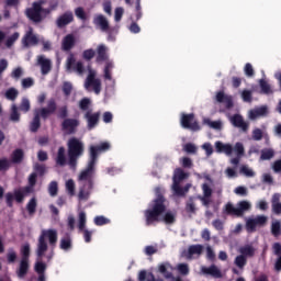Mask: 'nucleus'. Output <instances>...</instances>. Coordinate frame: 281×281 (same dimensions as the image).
Wrapping results in <instances>:
<instances>
[{"mask_svg":"<svg viewBox=\"0 0 281 281\" xmlns=\"http://www.w3.org/2000/svg\"><path fill=\"white\" fill-rule=\"evenodd\" d=\"M156 199L151 201L149 207L144 211L145 225L150 227L155 223H161V216L166 214V198L161 188L155 189Z\"/></svg>","mask_w":281,"mask_h":281,"instance_id":"f257e3e1","label":"nucleus"},{"mask_svg":"<svg viewBox=\"0 0 281 281\" xmlns=\"http://www.w3.org/2000/svg\"><path fill=\"white\" fill-rule=\"evenodd\" d=\"M43 5H45V0L34 1L32 7L25 10V16L32 21V23H43L52 12L58 10V0H50L48 8H43Z\"/></svg>","mask_w":281,"mask_h":281,"instance_id":"f03ea898","label":"nucleus"},{"mask_svg":"<svg viewBox=\"0 0 281 281\" xmlns=\"http://www.w3.org/2000/svg\"><path fill=\"white\" fill-rule=\"evenodd\" d=\"M95 164L93 160H89L87 167L79 173L78 181L81 183V187L78 196L80 201H89V196H91Z\"/></svg>","mask_w":281,"mask_h":281,"instance_id":"7ed1b4c3","label":"nucleus"},{"mask_svg":"<svg viewBox=\"0 0 281 281\" xmlns=\"http://www.w3.org/2000/svg\"><path fill=\"white\" fill-rule=\"evenodd\" d=\"M38 178V173L32 172L29 176V186L15 189L12 192H8L5 194V203L9 207H14V201L18 203H23L25 201V196L32 194L34 192V187L36 186V179Z\"/></svg>","mask_w":281,"mask_h":281,"instance_id":"20e7f679","label":"nucleus"},{"mask_svg":"<svg viewBox=\"0 0 281 281\" xmlns=\"http://www.w3.org/2000/svg\"><path fill=\"white\" fill-rule=\"evenodd\" d=\"M56 111H58V103H56V99L54 98L47 101L46 108L35 110L33 121L30 125L31 133H38V128H41V117L42 120H47V117L54 115Z\"/></svg>","mask_w":281,"mask_h":281,"instance_id":"39448f33","label":"nucleus"},{"mask_svg":"<svg viewBox=\"0 0 281 281\" xmlns=\"http://www.w3.org/2000/svg\"><path fill=\"white\" fill-rule=\"evenodd\" d=\"M68 166L70 170L78 168V160L85 155V143L80 138L71 137L67 142Z\"/></svg>","mask_w":281,"mask_h":281,"instance_id":"423d86ee","label":"nucleus"},{"mask_svg":"<svg viewBox=\"0 0 281 281\" xmlns=\"http://www.w3.org/2000/svg\"><path fill=\"white\" fill-rule=\"evenodd\" d=\"M47 240L50 247H56V243H58V231L54 228L42 231L37 240V248H36V256L40 259L43 258V256H45V252L49 248L47 246Z\"/></svg>","mask_w":281,"mask_h":281,"instance_id":"0eeeda50","label":"nucleus"},{"mask_svg":"<svg viewBox=\"0 0 281 281\" xmlns=\"http://www.w3.org/2000/svg\"><path fill=\"white\" fill-rule=\"evenodd\" d=\"M251 210V204L248 201H240L237 203V207L234 204L228 202L225 205V212L228 216H243L245 212Z\"/></svg>","mask_w":281,"mask_h":281,"instance_id":"6e6552de","label":"nucleus"},{"mask_svg":"<svg viewBox=\"0 0 281 281\" xmlns=\"http://www.w3.org/2000/svg\"><path fill=\"white\" fill-rule=\"evenodd\" d=\"M85 89L86 91H93L97 95H100V92L102 91V80H100V78H95L94 70H89L85 80Z\"/></svg>","mask_w":281,"mask_h":281,"instance_id":"1a4fd4ad","label":"nucleus"},{"mask_svg":"<svg viewBox=\"0 0 281 281\" xmlns=\"http://www.w3.org/2000/svg\"><path fill=\"white\" fill-rule=\"evenodd\" d=\"M111 150V143L101 142L98 145H90L89 147V160L98 164V156L102 153H109Z\"/></svg>","mask_w":281,"mask_h":281,"instance_id":"9d476101","label":"nucleus"},{"mask_svg":"<svg viewBox=\"0 0 281 281\" xmlns=\"http://www.w3.org/2000/svg\"><path fill=\"white\" fill-rule=\"evenodd\" d=\"M78 126H80V121L78 119L69 117L61 122V131L66 133V135H76Z\"/></svg>","mask_w":281,"mask_h":281,"instance_id":"9b49d317","label":"nucleus"},{"mask_svg":"<svg viewBox=\"0 0 281 281\" xmlns=\"http://www.w3.org/2000/svg\"><path fill=\"white\" fill-rule=\"evenodd\" d=\"M180 124L182 128H189L190 131H200L201 127L199 123L194 121V113L186 114L182 113L180 119Z\"/></svg>","mask_w":281,"mask_h":281,"instance_id":"f8f14e48","label":"nucleus"},{"mask_svg":"<svg viewBox=\"0 0 281 281\" xmlns=\"http://www.w3.org/2000/svg\"><path fill=\"white\" fill-rule=\"evenodd\" d=\"M268 217L265 215H257L255 218H248L246 222L247 232H256V227H265Z\"/></svg>","mask_w":281,"mask_h":281,"instance_id":"ddd939ff","label":"nucleus"},{"mask_svg":"<svg viewBox=\"0 0 281 281\" xmlns=\"http://www.w3.org/2000/svg\"><path fill=\"white\" fill-rule=\"evenodd\" d=\"M100 115L101 113L100 112H94L93 113V110H88L83 117L87 122V128L88 131H93V128H95V126L98 124H100Z\"/></svg>","mask_w":281,"mask_h":281,"instance_id":"4468645a","label":"nucleus"},{"mask_svg":"<svg viewBox=\"0 0 281 281\" xmlns=\"http://www.w3.org/2000/svg\"><path fill=\"white\" fill-rule=\"evenodd\" d=\"M22 45L23 47H36V45H38V36L34 34L33 27H29L22 37Z\"/></svg>","mask_w":281,"mask_h":281,"instance_id":"2eb2a0df","label":"nucleus"},{"mask_svg":"<svg viewBox=\"0 0 281 281\" xmlns=\"http://www.w3.org/2000/svg\"><path fill=\"white\" fill-rule=\"evenodd\" d=\"M202 192H203V195H198L196 199L201 201L204 207H210V204L212 203V194H213V191L210 184L203 183Z\"/></svg>","mask_w":281,"mask_h":281,"instance_id":"dca6fc26","label":"nucleus"},{"mask_svg":"<svg viewBox=\"0 0 281 281\" xmlns=\"http://www.w3.org/2000/svg\"><path fill=\"white\" fill-rule=\"evenodd\" d=\"M54 161L57 168H65V166H69V160H67V150L64 146L58 148Z\"/></svg>","mask_w":281,"mask_h":281,"instance_id":"f3484780","label":"nucleus"},{"mask_svg":"<svg viewBox=\"0 0 281 281\" xmlns=\"http://www.w3.org/2000/svg\"><path fill=\"white\" fill-rule=\"evenodd\" d=\"M215 100L220 104H225L226 109L234 108V99L232 98V95L225 94L224 91H218L215 95Z\"/></svg>","mask_w":281,"mask_h":281,"instance_id":"a211bd4d","label":"nucleus"},{"mask_svg":"<svg viewBox=\"0 0 281 281\" xmlns=\"http://www.w3.org/2000/svg\"><path fill=\"white\" fill-rule=\"evenodd\" d=\"M231 122H232L233 126H235V128H241V131H244V133H247V131H249V124H247V122H245V119H243V116L240 114H234L231 117Z\"/></svg>","mask_w":281,"mask_h":281,"instance_id":"6ab92c4d","label":"nucleus"},{"mask_svg":"<svg viewBox=\"0 0 281 281\" xmlns=\"http://www.w3.org/2000/svg\"><path fill=\"white\" fill-rule=\"evenodd\" d=\"M215 150L218 154H224L227 157H232V154L234 153V146L232 144H224L221 140L215 142Z\"/></svg>","mask_w":281,"mask_h":281,"instance_id":"aec40b11","label":"nucleus"},{"mask_svg":"<svg viewBox=\"0 0 281 281\" xmlns=\"http://www.w3.org/2000/svg\"><path fill=\"white\" fill-rule=\"evenodd\" d=\"M69 23H74V13L71 11L65 12L56 20V25L59 29L66 27Z\"/></svg>","mask_w":281,"mask_h":281,"instance_id":"412c9836","label":"nucleus"},{"mask_svg":"<svg viewBox=\"0 0 281 281\" xmlns=\"http://www.w3.org/2000/svg\"><path fill=\"white\" fill-rule=\"evenodd\" d=\"M201 273H203V276H211L212 278H223V272H221V269H218L216 265H211L210 267L203 266Z\"/></svg>","mask_w":281,"mask_h":281,"instance_id":"4be33fe9","label":"nucleus"},{"mask_svg":"<svg viewBox=\"0 0 281 281\" xmlns=\"http://www.w3.org/2000/svg\"><path fill=\"white\" fill-rule=\"evenodd\" d=\"M76 47V36L74 34H67L61 41L63 52H71Z\"/></svg>","mask_w":281,"mask_h":281,"instance_id":"5701e85b","label":"nucleus"},{"mask_svg":"<svg viewBox=\"0 0 281 281\" xmlns=\"http://www.w3.org/2000/svg\"><path fill=\"white\" fill-rule=\"evenodd\" d=\"M168 269L170 271H168ZM158 271L159 273H161V276H164L166 280H172V271H175V268L172 267V265H170V262H162L158 266Z\"/></svg>","mask_w":281,"mask_h":281,"instance_id":"b1692460","label":"nucleus"},{"mask_svg":"<svg viewBox=\"0 0 281 281\" xmlns=\"http://www.w3.org/2000/svg\"><path fill=\"white\" fill-rule=\"evenodd\" d=\"M109 48L104 44H100L97 47V57H95V63H104L109 60Z\"/></svg>","mask_w":281,"mask_h":281,"instance_id":"393cba45","label":"nucleus"},{"mask_svg":"<svg viewBox=\"0 0 281 281\" xmlns=\"http://www.w3.org/2000/svg\"><path fill=\"white\" fill-rule=\"evenodd\" d=\"M93 23L97 27H100L102 32H109V20H106L103 14L94 15Z\"/></svg>","mask_w":281,"mask_h":281,"instance_id":"a878e982","label":"nucleus"},{"mask_svg":"<svg viewBox=\"0 0 281 281\" xmlns=\"http://www.w3.org/2000/svg\"><path fill=\"white\" fill-rule=\"evenodd\" d=\"M202 254H203V245H201V244L191 245L188 248L187 258L189 260H192V258H194V256H196V258H199V257H201Z\"/></svg>","mask_w":281,"mask_h":281,"instance_id":"bb28decb","label":"nucleus"},{"mask_svg":"<svg viewBox=\"0 0 281 281\" xmlns=\"http://www.w3.org/2000/svg\"><path fill=\"white\" fill-rule=\"evenodd\" d=\"M30 271V260L21 259L20 265L15 271L18 278L23 279Z\"/></svg>","mask_w":281,"mask_h":281,"instance_id":"cd10ccee","label":"nucleus"},{"mask_svg":"<svg viewBox=\"0 0 281 281\" xmlns=\"http://www.w3.org/2000/svg\"><path fill=\"white\" fill-rule=\"evenodd\" d=\"M38 65L41 66V71L43 76H47L52 71V60L40 56L37 59Z\"/></svg>","mask_w":281,"mask_h":281,"instance_id":"c85d7f7f","label":"nucleus"},{"mask_svg":"<svg viewBox=\"0 0 281 281\" xmlns=\"http://www.w3.org/2000/svg\"><path fill=\"white\" fill-rule=\"evenodd\" d=\"M238 254H240L247 260L248 258H254V256H256V248L248 244L239 247Z\"/></svg>","mask_w":281,"mask_h":281,"instance_id":"c756f323","label":"nucleus"},{"mask_svg":"<svg viewBox=\"0 0 281 281\" xmlns=\"http://www.w3.org/2000/svg\"><path fill=\"white\" fill-rule=\"evenodd\" d=\"M190 188H192V184L190 183L184 187H181L180 183H172V190L176 196H186V193L190 192Z\"/></svg>","mask_w":281,"mask_h":281,"instance_id":"7c9ffc66","label":"nucleus"},{"mask_svg":"<svg viewBox=\"0 0 281 281\" xmlns=\"http://www.w3.org/2000/svg\"><path fill=\"white\" fill-rule=\"evenodd\" d=\"M267 113H269V110L267 109V105H263L250 110L249 117L250 120H257V117H263V115H267Z\"/></svg>","mask_w":281,"mask_h":281,"instance_id":"2f4dec72","label":"nucleus"},{"mask_svg":"<svg viewBox=\"0 0 281 281\" xmlns=\"http://www.w3.org/2000/svg\"><path fill=\"white\" fill-rule=\"evenodd\" d=\"M281 195L280 193H274L271 199L272 212L280 216L281 214V203H280Z\"/></svg>","mask_w":281,"mask_h":281,"instance_id":"473e14b6","label":"nucleus"},{"mask_svg":"<svg viewBox=\"0 0 281 281\" xmlns=\"http://www.w3.org/2000/svg\"><path fill=\"white\" fill-rule=\"evenodd\" d=\"M188 177H190V176L186 171H183V169L177 168L173 171L172 181H173V183L181 184V181H186V179H188Z\"/></svg>","mask_w":281,"mask_h":281,"instance_id":"72a5a7b5","label":"nucleus"},{"mask_svg":"<svg viewBox=\"0 0 281 281\" xmlns=\"http://www.w3.org/2000/svg\"><path fill=\"white\" fill-rule=\"evenodd\" d=\"M59 247L64 251H69V249H71V235L69 233H66L60 239Z\"/></svg>","mask_w":281,"mask_h":281,"instance_id":"f704fd0d","label":"nucleus"},{"mask_svg":"<svg viewBox=\"0 0 281 281\" xmlns=\"http://www.w3.org/2000/svg\"><path fill=\"white\" fill-rule=\"evenodd\" d=\"M276 157V151L271 148H265L261 150L260 159L261 161H269Z\"/></svg>","mask_w":281,"mask_h":281,"instance_id":"c9c22d12","label":"nucleus"},{"mask_svg":"<svg viewBox=\"0 0 281 281\" xmlns=\"http://www.w3.org/2000/svg\"><path fill=\"white\" fill-rule=\"evenodd\" d=\"M4 98L14 102V100L19 98V90H16V88H9L4 93Z\"/></svg>","mask_w":281,"mask_h":281,"instance_id":"e433bc0d","label":"nucleus"},{"mask_svg":"<svg viewBox=\"0 0 281 281\" xmlns=\"http://www.w3.org/2000/svg\"><path fill=\"white\" fill-rule=\"evenodd\" d=\"M234 265L243 271L247 267V259L243 255H238L234 260Z\"/></svg>","mask_w":281,"mask_h":281,"instance_id":"4c0bfd02","label":"nucleus"},{"mask_svg":"<svg viewBox=\"0 0 281 281\" xmlns=\"http://www.w3.org/2000/svg\"><path fill=\"white\" fill-rule=\"evenodd\" d=\"M23 149H15L11 156L12 164H21V161H23Z\"/></svg>","mask_w":281,"mask_h":281,"instance_id":"58836bf2","label":"nucleus"},{"mask_svg":"<svg viewBox=\"0 0 281 281\" xmlns=\"http://www.w3.org/2000/svg\"><path fill=\"white\" fill-rule=\"evenodd\" d=\"M58 120H69V108L67 105H63L58 109L57 112Z\"/></svg>","mask_w":281,"mask_h":281,"instance_id":"ea45409f","label":"nucleus"},{"mask_svg":"<svg viewBox=\"0 0 281 281\" xmlns=\"http://www.w3.org/2000/svg\"><path fill=\"white\" fill-rule=\"evenodd\" d=\"M12 166V161L8 158H0V172H8Z\"/></svg>","mask_w":281,"mask_h":281,"instance_id":"a19ab883","label":"nucleus"},{"mask_svg":"<svg viewBox=\"0 0 281 281\" xmlns=\"http://www.w3.org/2000/svg\"><path fill=\"white\" fill-rule=\"evenodd\" d=\"M162 221L166 223V225H172L177 221V216L175 213L168 211L165 213Z\"/></svg>","mask_w":281,"mask_h":281,"instance_id":"79ce46f5","label":"nucleus"},{"mask_svg":"<svg viewBox=\"0 0 281 281\" xmlns=\"http://www.w3.org/2000/svg\"><path fill=\"white\" fill-rule=\"evenodd\" d=\"M271 234H272V236H274V238H278V236H281L280 221H276L271 224Z\"/></svg>","mask_w":281,"mask_h":281,"instance_id":"37998d69","label":"nucleus"},{"mask_svg":"<svg viewBox=\"0 0 281 281\" xmlns=\"http://www.w3.org/2000/svg\"><path fill=\"white\" fill-rule=\"evenodd\" d=\"M10 120L11 122H19L21 120V114L19 113V106H16V104H13L11 108Z\"/></svg>","mask_w":281,"mask_h":281,"instance_id":"c03bdc74","label":"nucleus"},{"mask_svg":"<svg viewBox=\"0 0 281 281\" xmlns=\"http://www.w3.org/2000/svg\"><path fill=\"white\" fill-rule=\"evenodd\" d=\"M93 222L98 227H102V225H109L111 220L106 218L104 215H98L94 217Z\"/></svg>","mask_w":281,"mask_h":281,"instance_id":"a18cd8bd","label":"nucleus"},{"mask_svg":"<svg viewBox=\"0 0 281 281\" xmlns=\"http://www.w3.org/2000/svg\"><path fill=\"white\" fill-rule=\"evenodd\" d=\"M186 212H188V214H196V204H194V198H189V201L186 204Z\"/></svg>","mask_w":281,"mask_h":281,"instance_id":"49530a36","label":"nucleus"},{"mask_svg":"<svg viewBox=\"0 0 281 281\" xmlns=\"http://www.w3.org/2000/svg\"><path fill=\"white\" fill-rule=\"evenodd\" d=\"M87 227V213H85L83 211H81L79 213V224H78V229L80 231H85Z\"/></svg>","mask_w":281,"mask_h":281,"instance_id":"de8ad7c7","label":"nucleus"},{"mask_svg":"<svg viewBox=\"0 0 281 281\" xmlns=\"http://www.w3.org/2000/svg\"><path fill=\"white\" fill-rule=\"evenodd\" d=\"M204 124H207V126L215 131H221L223 127V123H221V121H211L210 119L204 120Z\"/></svg>","mask_w":281,"mask_h":281,"instance_id":"09e8293b","label":"nucleus"},{"mask_svg":"<svg viewBox=\"0 0 281 281\" xmlns=\"http://www.w3.org/2000/svg\"><path fill=\"white\" fill-rule=\"evenodd\" d=\"M89 106H91V99L83 98V99H81L79 101V109H80V111H86V113H87V111H90Z\"/></svg>","mask_w":281,"mask_h":281,"instance_id":"8fccbe9b","label":"nucleus"},{"mask_svg":"<svg viewBox=\"0 0 281 281\" xmlns=\"http://www.w3.org/2000/svg\"><path fill=\"white\" fill-rule=\"evenodd\" d=\"M36 206H37V203H36V198H32L29 203L26 204V210L29 212V214H36Z\"/></svg>","mask_w":281,"mask_h":281,"instance_id":"3c124183","label":"nucleus"},{"mask_svg":"<svg viewBox=\"0 0 281 281\" xmlns=\"http://www.w3.org/2000/svg\"><path fill=\"white\" fill-rule=\"evenodd\" d=\"M34 172H36L37 177H44L45 173L47 172V167L45 165L35 164Z\"/></svg>","mask_w":281,"mask_h":281,"instance_id":"603ef678","label":"nucleus"},{"mask_svg":"<svg viewBox=\"0 0 281 281\" xmlns=\"http://www.w3.org/2000/svg\"><path fill=\"white\" fill-rule=\"evenodd\" d=\"M66 190L70 196H74L76 194V182H74V179H69L66 181Z\"/></svg>","mask_w":281,"mask_h":281,"instance_id":"864d4df0","label":"nucleus"},{"mask_svg":"<svg viewBox=\"0 0 281 281\" xmlns=\"http://www.w3.org/2000/svg\"><path fill=\"white\" fill-rule=\"evenodd\" d=\"M233 153H235V155L238 157H243L245 155V146L243 143H236L233 147Z\"/></svg>","mask_w":281,"mask_h":281,"instance_id":"5fc2aeb1","label":"nucleus"},{"mask_svg":"<svg viewBox=\"0 0 281 281\" xmlns=\"http://www.w3.org/2000/svg\"><path fill=\"white\" fill-rule=\"evenodd\" d=\"M259 87H260L261 91H262L263 93H266L267 95H268L269 93H271V86L267 82V80L260 79V80H259Z\"/></svg>","mask_w":281,"mask_h":281,"instance_id":"6e6d98bb","label":"nucleus"},{"mask_svg":"<svg viewBox=\"0 0 281 281\" xmlns=\"http://www.w3.org/2000/svg\"><path fill=\"white\" fill-rule=\"evenodd\" d=\"M19 36H21V34H19V32L13 33L11 36H9L7 38L5 46L12 47V45H14V43H16V41H19Z\"/></svg>","mask_w":281,"mask_h":281,"instance_id":"4d7b16f0","label":"nucleus"},{"mask_svg":"<svg viewBox=\"0 0 281 281\" xmlns=\"http://www.w3.org/2000/svg\"><path fill=\"white\" fill-rule=\"evenodd\" d=\"M19 109H20V111H22V113H27L31 109L30 99L23 98Z\"/></svg>","mask_w":281,"mask_h":281,"instance_id":"13d9d810","label":"nucleus"},{"mask_svg":"<svg viewBox=\"0 0 281 281\" xmlns=\"http://www.w3.org/2000/svg\"><path fill=\"white\" fill-rule=\"evenodd\" d=\"M48 193L50 196H56L58 194V182L52 181L48 186Z\"/></svg>","mask_w":281,"mask_h":281,"instance_id":"bf43d9fd","label":"nucleus"},{"mask_svg":"<svg viewBox=\"0 0 281 281\" xmlns=\"http://www.w3.org/2000/svg\"><path fill=\"white\" fill-rule=\"evenodd\" d=\"M177 269L180 276H188V273H190V266H188V263H179Z\"/></svg>","mask_w":281,"mask_h":281,"instance_id":"052dcab7","label":"nucleus"},{"mask_svg":"<svg viewBox=\"0 0 281 281\" xmlns=\"http://www.w3.org/2000/svg\"><path fill=\"white\" fill-rule=\"evenodd\" d=\"M7 261L9 265H14V262H16V251H14V249H9L7 254Z\"/></svg>","mask_w":281,"mask_h":281,"instance_id":"680f3d73","label":"nucleus"},{"mask_svg":"<svg viewBox=\"0 0 281 281\" xmlns=\"http://www.w3.org/2000/svg\"><path fill=\"white\" fill-rule=\"evenodd\" d=\"M94 57H95V50H93V48L86 49L82 53L83 60H92Z\"/></svg>","mask_w":281,"mask_h":281,"instance_id":"e2e57ef3","label":"nucleus"},{"mask_svg":"<svg viewBox=\"0 0 281 281\" xmlns=\"http://www.w3.org/2000/svg\"><path fill=\"white\" fill-rule=\"evenodd\" d=\"M113 68V63L108 61L104 67V79L105 80H112L111 77V69Z\"/></svg>","mask_w":281,"mask_h":281,"instance_id":"0e129e2a","label":"nucleus"},{"mask_svg":"<svg viewBox=\"0 0 281 281\" xmlns=\"http://www.w3.org/2000/svg\"><path fill=\"white\" fill-rule=\"evenodd\" d=\"M75 14L77 19H80V21H87V13L85 12V9L82 7H78L75 10Z\"/></svg>","mask_w":281,"mask_h":281,"instance_id":"69168bd1","label":"nucleus"},{"mask_svg":"<svg viewBox=\"0 0 281 281\" xmlns=\"http://www.w3.org/2000/svg\"><path fill=\"white\" fill-rule=\"evenodd\" d=\"M22 259L21 260H30V244H26L21 249Z\"/></svg>","mask_w":281,"mask_h":281,"instance_id":"338daca9","label":"nucleus"},{"mask_svg":"<svg viewBox=\"0 0 281 281\" xmlns=\"http://www.w3.org/2000/svg\"><path fill=\"white\" fill-rule=\"evenodd\" d=\"M45 269H47V266L43 263L42 261H38L35 263V271L38 274H45Z\"/></svg>","mask_w":281,"mask_h":281,"instance_id":"774afa93","label":"nucleus"}]
</instances>
